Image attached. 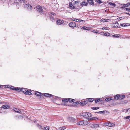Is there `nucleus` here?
Masks as SVG:
<instances>
[{
  "label": "nucleus",
  "instance_id": "nucleus-1",
  "mask_svg": "<svg viewBox=\"0 0 130 130\" xmlns=\"http://www.w3.org/2000/svg\"><path fill=\"white\" fill-rule=\"evenodd\" d=\"M89 123L88 121L82 120L78 122L76 125H88Z\"/></svg>",
  "mask_w": 130,
  "mask_h": 130
},
{
  "label": "nucleus",
  "instance_id": "nucleus-2",
  "mask_svg": "<svg viewBox=\"0 0 130 130\" xmlns=\"http://www.w3.org/2000/svg\"><path fill=\"white\" fill-rule=\"evenodd\" d=\"M105 126H107L110 127H113L115 126V124L111 122H108L107 123H105L104 124Z\"/></svg>",
  "mask_w": 130,
  "mask_h": 130
},
{
  "label": "nucleus",
  "instance_id": "nucleus-3",
  "mask_svg": "<svg viewBox=\"0 0 130 130\" xmlns=\"http://www.w3.org/2000/svg\"><path fill=\"white\" fill-rule=\"evenodd\" d=\"M36 9L37 11L39 12L40 13H43V11L40 6H38L36 7Z\"/></svg>",
  "mask_w": 130,
  "mask_h": 130
},
{
  "label": "nucleus",
  "instance_id": "nucleus-4",
  "mask_svg": "<svg viewBox=\"0 0 130 130\" xmlns=\"http://www.w3.org/2000/svg\"><path fill=\"white\" fill-rule=\"evenodd\" d=\"M64 23L63 20L60 19H58L56 21V23L58 25H60Z\"/></svg>",
  "mask_w": 130,
  "mask_h": 130
},
{
  "label": "nucleus",
  "instance_id": "nucleus-5",
  "mask_svg": "<svg viewBox=\"0 0 130 130\" xmlns=\"http://www.w3.org/2000/svg\"><path fill=\"white\" fill-rule=\"evenodd\" d=\"M48 14L49 15L50 17V19H51V20L52 21H53V20H54V19H53L54 17L52 16L51 15V16H50V15H53L54 16V15H56V14H55V13H52V12L51 13L50 12H48Z\"/></svg>",
  "mask_w": 130,
  "mask_h": 130
},
{
  "label": "nucleus",
  "instance_id": "nucleus-6",
  "mask_svg": "<svg viewBox=\"0 0 130 130\" xmlns=\"http://www.w3.org/2000/svg\"><path fill=\"white\" fill-rule=\"evenodd\" d=\"M99 126V124H91V127L93 128L96 129Z\"/></svg>",
  "mask_w": 130,
  "mask_h": 130
},
{
  "label": "nucleus",
  "instance_id": "nucleus-7",
  "mask_svg": "<svg viewBox=\"0 0 130 130\" xmlns=\"http://www.w3.org/2000/svg\"><path fill=\"white\" fill-rule=\"evenodd\" d=\"M10 107V106L8 104H5L3 105L0 108H2L5 109H8Z\"/></svg>",
  "mask_w": 130,
  "mask_h": 130
},
{
  "label": "nucleus",
  "instance_id": "nucleus-8",
  "mask_svg": "<svg viewBox=\"0 0 130 130\" xmlns=\"http://www.w3.org/2000/svg\"><path fill=\"white\" fill-rule=\"evenodd\" d=\"M26 91L27 92H26V93H25V94L29 95H32V94L31 93V90L27 89Z\"/></svg>",
  "mask_w": 130,
  "mask_h": 130
},
{
  "label": "nucleus",
  "instance_id": "nucleus-9",
  "mask_svg": "<svg viewBox=\"0 0 130 130\" xmlns=\"http://www.w3.org/2000/svg\"><path fill=\"white\" fill-rule=\"evenodd\" d=\"M69 25L71 27H74L76 26L75 23L74 22H70Z\"/></svg>",
  "mask_w": 130,
  "mask_h": 130
},
{
  "label": "nucleus",
  "instance_id": "nucleus-10",
  "mask_svg": "<svg viewBox=\"0 0 130 130\" xmlns=\"http://www.w3.org/2000/svg\"><path fill=\"white\" fill-rule=\"evenodd\" d=\"M69 8L72 10L75 8V6H74L72 4L71 2L69 3Z\"/></svg>",
  "mask_w": 130,
  "mask_h": 130
},
{
  "label": "nucleus",
  "instance_id": "nucleus-11",
  "mask_svg": "<svg viewBox=\"0 0 130 130\" xmlns=\"http://www.w3.org/2000/svg\"><path fill=\"white\" fill-rule=\"evenodd\" d=\"M13 109L14 111L17 113H20L21 112V110L19 109L14 107L13 108Z\"/></svg>",
  "mask_w": 130,
  "mask_h": 130
},
{
  "label": "nucleus",
  "instance_id": "nucleus-12",
  "mask_svg": "<svg viewBox=\"0 0 130 130\" xmlns=\"http://www.w3.org/2000/svg\"><path fill=\"white\" fill-rule=\"evenodd\" d=\"M4 87H7V88H10L11 89L13 90H14V87L13 86H9L8 85H4Z\"/></svg>",
  "mask_w": 130,
  "mask_h": 130
},
{
  "label": "nucleus",
  "instance_id": "nucleus-13",
  "mask_svg": "<svg viewBox=\"0 0 130 130\" xmlns=\"http://www.w3.org/2000/svg\"><path fill=\"white\" fill-rule=\"evenodd\" d=\"M44 96L45 97H53V95L51 94L47 93H44Z\"/></svg>",
  "mask_w": 130,
  "mask_h": 130
},
{
  "label": "nucleus",
  "instance_id": "nucleus-14",
  "mask_svg": "<svg viewBox=\"0 0 130 130\" xmlns=\"http://www.w3.org/2000/svg\"><path fill=\"white\" fill-rule=\"evenodd\" d=\"M69 120L71 122H73L75 121L76 119L73 117H70L68 118Z\"/></svg>",
  "mask_w": 130,
  "mask_h": 130
},
{
  "label": "nucleus",
  "instance_id": "nucleus-15",
  "mask_svg": "<svg viewBox=\"0 0 130 130\" xmlns=\"http://www.w3.org/2000/svg\"><path fill=\"white\" fill-rule=\"evenodd\" d=\"M110 20L109 19H105L102 18L101 20L100 21L102 22H104L109 21Z\"/></svg>",
  "mask_w": 130,
  "mask_h": 130
},
{
  "label": "nucleus",
  "instance_id": "nucleus-16",
  "mask_svg": "<svg viewBox=\"0 0 130 130\" xmlns=\"http://www.w3.org/2000/svg\"><path fill=\"white\" fill-rule=\"evenodd\" d=\"M35 94L37 96H41L43 95V94L38 91H36Z\"/></svg>",
  "mask_w": 130,
  "mask_h": 130
},
{
  "label": "nucleus",
  "instance_id": "nucleus-17",
  "mask_svg": "<svg viewBox=\"0 0 130 130\" xmlns=\"http://www.w3.org/2000/svg\"><path fill=\"white\" fill-rule=\"evenodd\" d=\"M27 89L25 88H21L20 91L21 92L22 91L24 94H25V93H26V92H27L26 91Z\"/></svg>",
  "mask_w": 130,
  "mask_h": 130
},
{
  "label": "nucleus",
  "instance_id": "nucleus-18",
  "mask_svg": "<svg viewBox=\"0 0 130 130\" xmlns=\"http://www.w3.org/2000/svg\"><path fill=\"white\" fill-rule=\"evenodd\" d=\"M87 103V101H82L80 103V104L82 105H86Z\"/></svg>",
  "mask_w": 130,
  "mask_h": 130
},
{
  "label": "nucleus",
  "instance_id": "nucleus-19",
  "mask_svg": "<svg viewBox=\"0 0 130 130\" xmlns=\"http://www.w3.org/2000/svg\"><path fill=\"white\" fill-rule=\"evenodd\" d=\"M26 7L28 9L31 10L32 8V7L31 5L29 4H26Z\"/></svg>",
  "mask_w": 130,
  "mask_h": 130
},
{
  "label": "nucleus",
  "instance_id": "nucleus-20",
  "mask_svg": "<svg viewBox=\"0 0 130 130\" xmlns=\"http://www.w3.org/2000/svg\"><path fill=\"white\" fill-rule=\"evenodd\" d=\"M87 2L89 3V4L90 5H93L94 4L93 1L92 0H88Z\"/></svg>",
  "mask_w": 130,
  "mask_h": 130
},
{
  "label": "nucleus",
  "instance_id": "nucleus-21",
  "mask_svg": "<svg viewBox=\"0 0 130 130\" xmlns=\"http://www.w3.org/2000/svg\"><path fill=\"white\" fill-rule=\"evenodd\" d=\"M120 25L122 27H125L128 26L129 25V24L124 23L123 24H121Z\"/></svg>",
  "mask_w": 130,
  "mask_h": 130
},
{
  "label": "nucleus",
  "instance_id": "nucleus-22",
  "mask_svg": "<svg viewBox=\"0 0 130 130\" xmlns=\"http://www.w3.org/2000/svg\"><path fill=\"white\" fill-rule=\"evenodd\" d=\"M62 102L64 103H66L68 102V98H65L62 99Z\"/></svg>",
  "mask_w": 130,
  "mask_h": 130
},
{
  "label": "nucleus",
  "instance_id": "nucleus-23",
  "mask_svg": "<svg viewBox=\"0 0 130 130\" xmlns=\"http://www.w3.org/2000/svg\"><path fill=\"white\" fill-rule=\"evenodd\" d=\"M87 3L85 1H83L81 3V5L82 6H87Z\"/></svg>",
  "mask_w": 130,
  "mask_h": 130
},
{
  "label": "nucleus",
  "instance_id": "nucleus-24",
  "mask_svg": "<svg viewBox=\"0 0 130 130\" xmlns=\"http://www.w3.org/2000/svg\"><path fill=\"white\" fill-rule=\"evenodd\" d=\"M112 99V98L111 97H110L108 98H106L105 101H109L111 100Z\"/></svg>",
  "mask_w": 130,
  "mask_h": 130
},
{
  "label": "nucleus",
  "instance_id": "nucleus-25",
  "mask_svg": "<svg viewBox=\"0 0 130 130\" xmlns=\"http://www.w3.org/2000/svg\"><path fill=\"white\" fill-rule=\"evenodd\" d=\"M130 5V2H128L127 4L123 5V6L124 7H128Z\"/></svg>",
  "mask_w": 130,
  "mask_h": 130
},
{
  "label": "nucleus",
  "instance_id": "nucleus-26",
  "mask_svg": "<svg viewBox=\"0 0 130 130\" xmlns=\"http://www.w3.org/2000/svg\"><path fill=\"white\" fill-rule=\"evenodd\" d=\"M120 26L118 23L116 22L115 23V27L116 28H119L120 27Z\"/></svg>",
  "mask_w": 130,
  "mask_h": 130
},
{
  "label": "nucleus",
  "instance_id": "nucleus-27",
  "mask_svg": "<svg viewBox=\"0 0 130 130\" xmlns=\"http://www.w3.org/2000/svg\"><path fill=\"white\" fill-rule=\"evenodd\" d=\"M87 112H83L81 114V115L83 117H87Z\"/></svg>",
  "mask_w": 130,
  "mask_h": 130
},
{
  "label": "nucleus",
  "instance_id": "nucleus-28",
  "mask_svg": "<svg viewBox=\"0 0 130 130\" xmlns=\"http://www.w3.org/2000/svg\"><path fill=\"white\" fill-rule=\"evenodd\" d=\"M120 97V95L119 94L116 95L114 96V99H115L118 100V99Z\"/></svg>",
  "mask_w": 130,
  "mask_h": 130
},
{
  "label": "nucleus",
  "instance_id": "nucleus-29",
  "mask_svg": "<svg viewBox=\"0 0 130 130\" xmlns=\"http://www.w3.org/2000/svg\"><path fill=\"white\" fill-rule=\"evenodd\" d=\"M80 1H75L73 3L74 5H78L79 4Z\"/></svg>",
  "mask_w": 130,
  "mask_h": 130
},
{
  "label": "nucleus",
  "instance_id": "nucleus-30",
  "mask_svg": "<svg viewBox=\"0 0 130 130\" xmlns=\"http://www.w3.org/2000/svg\"><path fill=\"white\" fill-rule=\"evenodd\" d=\"M74 101V100L73 99L68 98V102H72Z\"/></svg>",
  "mask_w": 130,
  "mask_h": 130
},
{
  "label": "nucleus",
  "instance_id": "nucleus-31",
  "mask_svg": "<svg viewBox=\"0 0 130 130\" xmlns=\"http://www.w3.org/2000/svg\"><path fill=\"white\" fill-rule=\"evenodd\" d=\"M94 98H89L88 99V101L92 102L94 101Z\"/></svg>",
  "mask_w": 130,
  "mask_h": 130
},
{
  "label": "nucleus",
  "instance_id": "nucleus-32",
  "mask_svg": "<svg viewBox=\"0 0 130 130\" xmlns=\"http://www.w3.org/2000/svg\"><path fill=\"white\" fill-rule=\"evenodd\" d=\"M37 125L38 127L40 129H43V127L42 126H41L39 125L38 124H37Z\"/></svg>",
  "mask_w": 130,
  "mask_h": 130
},
{
  "label": "nucleus",
  "instance_id": "nucleus-33",
  "mask_svg": "<svg viewBox=\"0 0 130 130\" xmlns=\"http://www.w3.org/2000/svg\"><path fill=\"white\" fill-rule=\"evenodd\" d=\"M65 129V127H62L59 128L58 129V130H64Z\"/></svg>",
  "mask_w": 130,
  "mask_h": 130
},
{
  "label": "nucleus",
  "instance_id": "nucleus-34",
  "mask_svg": "<svg viewBox=\"0 0 130 130\" xmlns=\"http://www.w3.org/2000/svg\"><path fill=\"white\" fill-rule=\"evenodd\" d=\"M125 18V17H120L117 19V20H120L122 19H124Z\"/></svg>",
  "mask_w": 130,
  "mask_h": 130
},
{
  "label": "nucleus",
  "instance_id": "nucleus-35",
  "mask_svg": "<svg viewBox=\"0 0 130 130\" xmlns=\"http://www.w3.org/2000/svg\"><path fill=\"white\" fill-rule=\"evenodd\" d=\"M100 100V99L99 98H97L95 100V103H97Z\"/></svg>",
  "mask_w": 130,
  "mask_h": 130
},
{
  "label": "nucleus",
  "instance_id": "nucleus-36",
  "mask_svg": "<svg viewBox=\"0 0 130 130\" xmlns=\"http://www.w3.org/2000/svg\"><path fill=\"white\" fill-rule=\"evenodd\" d=\"M109 4L111 5L113 7H115L116 6L115 4V3H113L111 2H109Z\"/></svg>",
  "mask_w": 130,
  "mask_h": 130
},
{
  "label": "nucleus",
  "instance_id": "nucleus-37",
  "mask_svg": "<svg viewBox=\"0 0 130 130\" xmlns=\"http://www.w3.org/2000/svg\"><path fill=\"white\" fill-rule=\"evenodd\" d=\"M82 28L83 29L85 30H89V28L87 27H86L85 26H83L82 27Z\"/></svg>",
  "mask_w": 130,
  "mask_h": 130
},
{
  "label": "nucleus",
  "instance_id": "nucleus-38",
  "mask_svg": "<svg viewBox=\"0 0 130 130\" xmlns=\"http://www.w3.org/2000/svg\"><path fill=\"white\" fill-rule=\"evenodd\" d=\"M99 108L98 107H93L92 108V109L93 110H97Z\"/></svg>",
  "mask_w": 130,
  "mask_h": 130
},
{
  "label": "nucleus",
  "instance_id": "nucleus-39",
  "mask_svg": "<svg viewBox=\"0 0 130 130\" xmlns=\"http://www.w3.org/2000/svg\"><path fill=\"white\" fill-rule=\"evenodd\" d=\"M43 130H49V127L48 126H46L44 128Z\"/></svg>",
  "mask_w": 130,
  "mask_h": 130
},
{
  "label": "nucleus",
  "instance_id": "nucleus-40",
  "mask_svg": "<svg viewBox=\"0 0 130 130\" xmlns=\"http://www.w3.org/2000/svg\"><path fill=\"white\" fill-rule=\"evenodd\" d=\"M73 21H76L77 22H79V21L80 20L79 19H72Z\"/></svg>",
  "mask_w": 130,
  "mask_h": 130
},
{
  "label": "nucleus",
  "instance_id": "nucleus-41",
  "mask_svg": "<svg viewBox=\"0 0 130 130\" xmlns=\"http://www.w3.org/2000/svg\"><path fill=\"white\" fill-rule=\"evenodd\" d=\"M87 117H91L92 116L91 114L89 112H87Z\"/></svg>",
  "mask_w": 130,
  "mask_h": 130
},
{
  "label": "nucleus",
  "instance_id": "nucleus-42",
  "mask_svg": "<svg viewBox=\"0 0 130 130\" xmlns=\"http://www.w3.org/2000/svg\"><path fill=\"white\" fill-rule=\"evenodd\" d=\"M109 29L108 27H104L102 28V30L105 29L106 30H108Z\"/></svg>",
  "mask_w": 130,
  "mask_h": 130
},
{
  "label": "nucleus",
  "instance_id": "nucleus-43",
  "mask_svg": "<svg viewBox=\"0 0 130 130\" xmlns=\"http://www.w3.org/2000/svg\"><path fill=\"white\" fill-rule=\"evenodd\" d=\"M110 34L109 33H104V35L106 36H109L110 35Z\"/></svg>",
  "mask_w": 130,
  "mask_h": 130
},
{
  "label": "nucleus",
  "instance_id": "nucleus-44",
  "mask_svg": "<svg viewBox=\"0 0 130 130\" xmlns=\"http://www.w3.org/2000/svg\"><path fill=\"white\" fill-rule=\"evenodd\" d=\"M102 113L104 114L105 113H109V112L108 111L105 110L102 111Z\"/></svg>",
  "mask_w": 130,
  "mask_h": 130
},
{
  "label": "nucleus",
  "instance_id": "nucleus-45",
  "mask_svg": "<svg viewBox=\"0 0 130 130\" xmlns=\"http://www.w3.org/2000/svg\"><path fill=\"white\" fill-rule=\"evenodd\" d=\"M112 36L113 37H115L116 38H118V37L119 36V35H117V34H116V35H112Z\"/></svg>",
  "mask_w": 130,
  "mask_h": 130
},
{
  "label": "nucleus",
  "instance_id": "nucleus-46",
  "mask_svg": "<svg viewBox=\"0 0 130 130\" xmlns=\"http://www.w3.org/2000/svg\"><path fill=\"white\" fill-rule=\"evenodd\" d=\"M93 32L95 33H98L99 32L98 31L95 30H93Z\"/></svg>",
  "mask_w": 130,
  "mask_h": 130
},
{
  "label": "nucleus",
  "instance_id": "nucleus-47",
  "mask_svg": "<svg viewBox=\"0 0 130 130\" xmlns=\"http://www.w3.org/2000/svg\"><path fill=\"white\" fill-rule=\"evenodd\" d=\"M21 89V88H14V90L16 91H18V90H20V89Z\"/></svg>",
  "mask_w": 130,
  "mask_h": 130
},
{
  "label": "nucleus",
  "instance_id": "nucleus-48",
  "mask_svg": "<svg viewBox=\"0 0 130 130\" xmlns=\"http://www.w3.org/2000/svg\"><path fill=\"white\" fill-rule=\"evenodd\" d=\"M125 97V96L124 95H121L120 96V98H121V99H122L123 98H124Z\"/></svg>",
  "mask_w": 130,
  "mask_h": 130
},
{
  "label": "nucleus",
  "instance_id": "nucleus-49",
  "mask_svg": "<svg viewBox=\"0 0 130 130\" xmlns=\"http://www.w3.org/2000/svg\"><path fill=\"white\" fill-rule=\"evenodd\" d=\"M20 1H21V2H23V4L24 5H25V4H24V3H25V4L26 3H25V0H20Z\"/></svg>",
  "mask_w": 130,
  "mask_h": 130
},
{
  "label": "nucleus",
  "instance_id": "nucleus-50",
  "mask_svg": "<svg viewBox=\"0 0 130 130\" xmlns=\"http://www.w3.org/2000/svg\"><path fill=\"white\" fill-rule=\"evenodd\" d=\"M126 11L130 12V8H126Z\"/></svg>",
  "mask_w": 130,
  "mask_h": 130
},
{
  "label": "nucleus",
  "instance_id": "nucleus-51",
  "mask_svg": "<svg viewBox=\"0 0 130 130\" xmlns=\"http://www.w3.org/2000/svg\"><path fill=\"white\" fill-rule=\"evenodd\" d=\"M96 119H98V118L96 117H93L92 118V120H93Z\"/></svg>",
  "mask_w": 130,
  "mask_h": 130
},
{
  "label": "nucleus",
  "instance_id": "nucleus-52",
  "mask_svg": "<svg viewBox=\"0 0 130 130\" xmlns=\"http://www.w3.org/2000/svg\"><path fill=\"white\" fill-rule=\"evenodd\" d=\"M97 2L99 3H102L101 1L100 0H96Z\"/></svg>",
  "mask_w": 130,
  "mask_h": 130
},
{
  "label": "nucleus",
  "instance_id": "nucleus-53",
  "mask_svg": "<svg viewBox=\"0 0 130 130\" xmlns=\"http://www.w3.org/2000/svg\"><path fill=\"white\" fill-rule=\"evenodd\" d=\"M79 103V102H73V103L74 104H78Z\"/></svg>",
  "mask_w": 130,
  "mask_h": 130
},
{
  "label": "nucleus",
  "instance_id": "nucleus-54",
  "mask_svg": "<svg viewBox=\"0 0 130 130\" xmlns=\"http://www.w3.org/2000/svg\"><path fill=\"white\" fill-rule=\"evenodd\" d=\"M125 118L126 119H129L130 118V115L128 116H127L125 117Z\"/></svg>",
  "mask_w": 130,
  "mask_h": 130
},
{
  "label": "nucleus",
  "instance_id": "nucleus-55",
  "mask_svg": "<svg viewBox=\"0 0 130 130\" xmlns=\"http://www.w3.org/2000/svg\"><path fill=\"white\" fill-rule=\"evenodd\" d=\"M87 118L88 120H92V118H90V117Z\"/></svg>",
  "mask_w": 130,
  "mask_h": 130
},
{
  "label": "nucleus",
  "instance_id": "nucleus-56",
  "mask_svg": "<svg viewBox=\"0 0 130 130\" xmlns=\"http://www.w3.org/2000/svg\"><path fill=\"white\" fill-rule=\"evenodd\" d=\"M97 113H102V111H99V112H97Z\"/></svg>",
  "mask_w": 130,
  "mask_h": 130
},
{
  "label": "nucleus",
  "instance_id": "nucleus-57",
  "mask_svg": "<svg viewBox=\"0 0 130 130\" xmlns=\"http://www.w3.org/2000/svg\"><path fill=\"white\" fill-rule=\"evenodd\" d=\"M100 34L102 35H104V33L103 32H101L100 33Z\"/></svg>",
  "mask_w": 130,
  "mask_h": 130
},
{
  "label": "nucleus",
  "instance_id": "nucleus-58",
  "mask_svg": "<svg viewBox=\"0 0 130 130\" xmlns=\"http://www.w3.org/2000/svg\"><path fill=\"white\" fill-rule=\"evenodd\" d=\"M19 118H21L22 119L23 118V117L22 116H20L19 117Z\"/></svg>",
  "mask_w": 130,
  "mask_h": 130
},
{
  "label": "nucleus",
  "instance_id": "nucleus-59",
  "mask_svg": "<svg viewBox=\"0 0 130 130\" xmlns=\"http://www.w3.org/2000/svg\"><path fill=\"white\" fill-rule=\"evenodd\" d=\"M83 21H84L83 20H79V22H83Z\"/></svg>",
  "mask_w": 130,
  "mask_h": 130
},
{
  "label": "nucleus",
  "instance_id": "nucleus-60",
  "mask_svg": "<svg viewBox=\"0 0 130 130\" xmlns=\"http://www.w3.org/2000/svg\"><path fill=\"white\" fill-rule=\"evenodd\" d=\"M130 110V108H128V109H126V112H127L129 110Z\"/></svg>",
  "mask_w": 130,
  "mask_h": 130
},
{
  "label": "nucleus",
  "instance_id": "nucleus-61",
  "mask_svg": "<svg viewBox=\"0 0 130 130\" xmlns=\"http://www.w3.org/2000/svg\"><path fill=\"white\" fill-rule=\"evenodd\" d=\"M125 13L126 14H128V15H130V14L128 13H127V12H126V13Z\"/></svg>",
  "mask_w": 130,
  "mask_h": 130
},
{
  "label": "nucleus",
  "instance_id": "nucleus-62",
  "mask_svg": "<svg viewBox=\"0 0 130 130\" xmlns=\"http://www.w3.org/2000/svg\"><path fill=\"white\" fill-rule=\"evenodd\" d=\"M2 86L1 85H0V88H1Z\"/></svg>",
  "mask_w": 130,
  "mask_h": 130
}]
</instances>
